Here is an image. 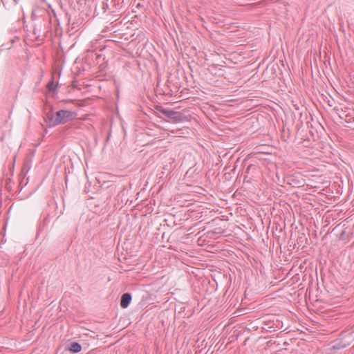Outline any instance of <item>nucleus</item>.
I'll list each match as a JSON object with an SVG mask.
<instances>
[{"label": "nucleus", "instance_id": "f257e3e1", "mask_svg": "<svg viewBox=\"0 0 354 354\" xmlns=\"http://www.w3.org/2000/svg\"><path fill=\"white\" fill-rule=\"evenodd\" d=\"M77 113L75 112L67 110H60L56 113L55 116L48 115V118L50 121V124L52 126H56L66 123L67 122L74 119Z\"/></svg>", "mask_w": 354, "mask_h": 354}, {"label": "nucleus", "instance_id": "f03ea898", "mask_svg": "<svg viewBox=\"0 0 354 354\" xmlns=\"http://www.w3.org/2000/svg\"><path fill=\"white\" fill-rule=\"evenodd\" d=\"M160 113L164 115L165 117L171 119L174 122H179L182 120L181 113L174 111L173 110L160 108L159 109Z\"/></svg>", "mask_w": 354, "mask_h": 354}, {"label": "nucleus", "instance_id": "7ed1b4c3", "mask_svg": "<svg viewBox=\"0 0 354 354\" xmlns=\"http://www.w3.org/2000/svg\"><path fill=\"white\" fill-rule=\"evenodd\" d=\"M131 301V295L130 293H124L122 295L120 299V306L123 308H126L129 306L130 302Z\"/></svg>", "mask_w": 354, "mask_h": 354}, {"label": "nucleus", "instance_id": "20e7f679", "mask_svg": "<svg viewBox=\"0 0 354 354\" xmlns=\"http://www.w3.org/2000/svg\"><path fill=\"white\" fill-rule=\"evenodd\" d=\"M68 350L73 353H76L82 350V346L78 342H73L70 344Z\"/></svg>", "mask_w": 354, "mask_h": 354}, {"label": "nucleus", "instance_id": "39448f33", "mask_svg": "<svg viewBox=\"0 0 354 354\" xmlns=\"http://www.w3.org/2000/svg\"><path fill=\"white\" fill-rule=\"evenodd\" d=\"M47 87H48V90H49V91H53V90H55V88H54V82H53V80H52V81H50V82L48 84Z\"/></svg>", "mask_w": 354, "mask_h": 354}, {"label": "nucleus", "instance_id": "423d86ee", "mask_svg": "<svg viewBox=\"0 0 354 354\" xmlns=\"http://www.w3.org/2000/svg\"><path fill=\"white\" fill-rule=\"evenodd\" d=\"M19 0H14L15 2L17 3Z\"/></svg>", "mask_w": 354, "mask_h": 354}]
</instances>
